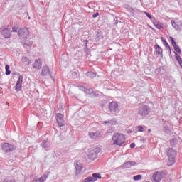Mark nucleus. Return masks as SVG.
<instances>
[{
    "instance_id": "21",
    "label": "nucleus",
    "mask_w": 182,
    "mask_h": 182,
    "mask_svg": "<svg viewBox=\"0 0 182 182\" xmlns=\"http://www.w3.org/2000/svg\"><path fill=\"white\" fill-rule=\"evenodd\" d=\"M82 90L86 94V95H92L93 90L92 88H86L85 87H82Z\"/></svg>"
},
{
    "instance_id": "30",
    "label": "nucleus",
    "mask_w": 182,
    "mask_h": 182,
    "mask_svg": "<svg viewBox=\"0 0 182 182\" xmlns=\"http://www.w3.org/2000/svg\"><path fill=\"white\" fill-rule=\"evenodd\" d=\"M169 39H170V42H171L172 46H173V48H175L176 46H178L177 43H176V40L174 39V38L170 36Z\"/></svg>"
},
{
    "instance_id": "23",
    "label": "nucleus",
    "mask_w": 182,
    "mask_h": 182,
    "mask_svg": "<svg viewBox=\"0 0 182 182\" xmlns=\"http://www.w3.org/2000/svg\"><path fill=\"white\" fill-rule=\"evenodd\" d=\"M102 124H107V126H109V124L114 125V124H116V121L112 120V119H109L107 121L102 122Z\"/></svg>"
},
{
    "instance_id": "12",
    "label": "nucleus",
    "mask_w": 182,
    "mask_h": 182,
    "mask_svg": "<svg viewBox=\"0 0 182 182\" xmlns=\"http://www.w3.org/2000/svg\"><path fill=\"white\" fill-rule=\"evenodd\" d=\"M161 41H162V43L163 45L165 46L166 50H168V53H169V58H171L173 55H171V47H170V45L168 44V43L167 42V41H166L164 39V37H161Z\"/></svg>"
},
{
    "instance_id": "50",
    "label": "nucleus",
    "mask_w": 182,
    "mask_h": 182,
    "mask_svg": "<svg viewBox=\"0 0 182 182\" xmlns=\"http://www.w3.org/2000/svg\"><path fill=\"white\" fill-rule=\"evenodd\" d=\"M132 7L130 6H128L127 7H126V9H127L128 11H130V9H132Z\"/></svg>"
},
{
    "instance_id": "26",
    "label": "nucleus",
    "mask_w": 182,
    "mask_h": 182,
    "mask_svg": "<svg viewBox=\"0 0 182 182\" xmlns=\"http://www.w3.org/2000/svg\"><path fill=\"white\" fill-rule=\"evenodd\" d=\"M178 143V142L177 141V139L176 138L170 139V144L172 146V147L177 146Z\"/></svg>"
},
{
    "instance_id": "16",
    "label": "nucleus",
    "mask_w": 182,
    "mask_h": 182,
    "mask_svg": "<svg viewBox=\"0 0 182 182\" xmlns=\"http://www.w3.org/2000/svg\"><path fill=\"white\" fill-rule=\"evenodd\" d=\"M153 25H154L155 28H156V29H161V28H163V23H161L160 21H157V19H153L151 21Z\"/></svg>"
},
{
    "instance_id": "13",
    "label": "nucleus",
    "mask_w": 182,
    "mask_h": 182,
    "mask_svg": "<svg viewBox=\"0 0 182 182\" xmlns=\"http://www.w3.org/2000/svg\"><path fill=\"white\" fill-rule=\"evenodd\" d=\"M154 49L157 53V55L163 58V48L160 46H159L157 43H156L154 46Z\"/></svg>"
},
{
    "instance_id": "37",
    "label": "nucleus",
    "mask_w": 182,
    "mask_h": 182,
    "mask_svg": "<svg viewBox=\"0 0 182 182\" xmlns=\"http://www.w3.org/2000/svg\"><path fill=\"white\" fill-rule=\"evenodd\" d=\"M143 176L141 175H136L133 177V180H134L135 181H137L139 180H141Z\"/></svg>"
},
{
    "instance_id": "14",
    "label": "nucleus",
    "mask_w": 182,
    "mask_h": 182,
    "mask_svg": "<svg viewBox=\"0 0 182 182\" xmlns=\"http://www.w3.org/2000/svg\"><path fill=\"white\" fill-rule=\"evenodd\" d=\"M172 26L176 29V31H181L182 23L181 21L176 22L174 21H171Z\"/></svg>"
},
{
    "instance_id": "9",
    "label": "nucleus",
    "mask_w": 182,
    "mask_h": 182,
    "mask_svg": "<svg viewBox=\"0 0 182 182\" xmlns=\"http://www.w3.org/2000/svg\"><path fill=\"white\" fill-rule=\"evenodd\" d=\"M41 76H50V79H53V76L52 75V73L49 70V67L48 65L43 66L41 68Z\"/></svg>"
},
{
    "instance_id": "51",
    "label": "nucleus",
    "mask_w": 182,
    "mask_h": 182,
    "mask_svg": "<svg viewBox=\"0 0 182 182\" xmlns=\"http://www.w3.org/2000/svg\"><path fill=\"white\" fill-rule=\"evenodd\" d=\"M85 42L86 46H87V43H89V41L88 40H85Z\"/></svg>"
},
{
    "instance_id": "35",
    "label": "nucleus",
    "mask_w": 182,
    "mask_h": 182,
    "mask_svg": "<svg viewBox=\"0 0 182 182\" xmlns=\"http://www.w3.org/2000/svg\"><path fill=\"white\" fill-rule=\"evenodd\" d=\"M82 182H95L92 176L87 177Z\"/></svg>"
},
{
    "instance_id": "10",
    "label": "nucleus",
    "mask_w": 182,
    "mask_h": 182,
    "mask_svg": "<svg viewBox=\"0 0 182 182\" xmlns=\"http://www.w3.org/2000/svg\"><path fill=\"white\" fill-rule=\"evenodd\" d=\"M109 109L111 113H116L119 110V105L117 102L112 101L109 104Z\"/></svg>"
},
{
    "instance_id": "36",
    "label": "nucleus",
    "mask_w": 182,
    "mask_h": 182,
    "mask_svg": "<svg viewBox=\"0 0 182 182\" xmlns=\"http://www.w3.org/2000/svg\"><path fill=\"white\" fill-rule=\"evenodd\" d=\"M5 69H6V75H7V76H9V75H11V70L9 69V65H6V66H5Z\"/></svg>"
},
{
    "instance_id": "31",
    "label": "nucleus",
    "mask_w": 182,
    "mask_h": 182,
    "mask_svg": "<svg viewBox=\"0 0 182 182\" xmlns=\"http://www.w3.org/2000/svg\"><path fill=\"white\" fill-rule=\"evenodd\" d=\"M100 92H94L92 91V95H91L92 97H100V96H102V95H100Z\"/></svg>"
},
{
    "instance_id": "5",
    "label": "nucleus",
    "mask_w": 182,
    "mask_h": 182,
    "mask_svg": "<svg viewBox=\"0 0 182 182\" xmlns=\"http://www.w3.org/2000/svg\"><path fill=\"white\" fill-rule=\"evenodd\" d=\"M1 149L4 153H11L14 151V150H16V146L5 142L1 144Z\"/></svg>"
},
{
    "instance_id": "32",
    "label": "nucleus",
    "mask_w": 182,
    "mask_h": 182,
    "mask_svg": "<svg viewBox=\"0 0 182 182\" xmlns=\"http://www.w3.org/2000/svg\"><path fill=\"white\" fill-rule=\"evenodd\" d=\"M173 49H174V53H180L181 54V49H180V46H176L175 47H173Z\"/></svg>"
},
{
    "instance_id": "22",
    "label": "nucleus",
    "mask_w": 182,
    "mask_h": 182,
    "mask_svg": "<svg viewBox=\"0 0 182 182\" xmlns=\"http://www.w3.org/2000/svg\"><path fill=\"white\" fill-rule=\"evenodd\" d=\"M97 73H93L92 71H89L86 73V76L87 77H90V79H95V77H96Z\"/></svg>"
},
{
    "instance_id": "27",
    "label": "nucleus",
    "mask_w": 182,
    "mask_h": 182,
    "mask_svg": "<svg viewBox=\"0 0 182 182\" xmlns=\"http://www.w3.org/2000/svg\"><path fill=\"white\" fill-rule=\"evenodd\" d=\"M15 90L16 92H21V90H22V84H18L16 82L15 85Z\"/></svg>"
},
{
    "instance_id": "3",
    "label": "nucleus",
    "mask_w": 182,
    "mask_h": 182,
    "mask_svg": "<svg viewBox=\"0 0 182 182\" xmlns=\"http://www.w3.org/2000/svg\"><path fill=\"white\" fill-rule=\"evenodd\" d=\"M18 36L20 40L25 42L29 36V30L26 27H23L18 31Z\"/></svg>"
},
{
    "instance_id": "48",
    "label": "nucleus",
    "mask_w": 182,
    "mask_h": 182,
    "mask_svg": "<svg viewBox=\"0 0 182 182\" xmlns=\"http://www.w3.org/2000/svg\"><path fill=\"white\" fill-rule=\"evenodd\" d=\"M160 68H157L155 70V73H160Z\"/></svg>"
},
{
    "instance_id": "46",
    "label": "nucleus",
    "mask_w": 182,
    "mask_h": 182,
    "mask_svg": "<svg viewBox=\"0 0 182 182\" xmlns=\"http://www.w3.org/2000/svg\"><path fill=\"white\" fill-rule=\"evenodd\" d=\"M99 16V12H96L92 15V18H97Z\"/></svg>"
},
{
    "instance_id": "20",
    "label": "nucleus",
    "mask_w": 182,
    "mask_h": 182,
    "mask_svg": "<svg viewBox=\"0 0 182 182\" xmlns=\"http://www.w3.org/2000/svg\"><path fill=\"white\" fill-rule=\"evenodd\" d=\"M105 38V36L103 35V32L102 31H98L96 35L95 41L97 42H100L102 39Z\"/></svg>"
},
{
    "instance_id": "17",
    "label": "nucleus",
    "mask_w": 182,
    "mask_h": 182,
    "mask_svg": "<svg viewBox=\"0 0 182 182\" xmlns=\"http://www.w3.org/2000/svg\"><path fill=\"white\" fill-rule=\"evenodd\" d=\"M74 164L76 170L75 174L76 176H77V174H79V173L82 171V169L83 168V166L80 165L76 161L74 162Z\"/></svg>"
},
{
    "instance_id": "41",
    "label": "nucleus",
    "mask_w": 182,
    "mask_h": 182,
    "mask_svg": "<svg viewBox=\"0 0 182 182\" xmlns=\"http://www.w3.org/2000/svg\"><path fill=\"white\" fill-rule=\"evenodd\" d=\"M32 182H43V178H39L38 179H33Z\"/></svg>"
},
{
    "instance_id": "25",
    "label": "nucleus",
    "mask_w": 182,
    "mask_h": 182,
    "mask_svg": "<svg viewBox=\"0 0 182 182\" xmlns=\"http://www.w3.org/2000/svg\"><path fill=\"white\" fill-rule=\"evenodd\" d=\"M164 133H166V134H171V129H170V127L168 125L164 127Z\"/></svg>"
},
{
    "instance_id": "54",
    "label": "nucleus",
    "mask_w": 182,
    "mask_h": 182,
    "mask_svg": "<svg viewBox=\"0 0 182 182\" xmlns=\"http://www.w3.org/2000/svg\"><path fill=\"white\" fill-rule=\"evenodd\" d=\"M151 29H152V31H154V28H152V27H151Z\"/></svg>"
},
{
    "instance_id": "24",
    "label": "nucleus",
    "mask_w": 182,
    "mask_h": 182,
    "mask_svg": "<svg viewBox=\"0 0 182 182\" xmlns=\"http://www.w3.org/2000/svg\"><path fill=\"white\" fill-rule=\"evenodd\" d=\"M71 75L73 79H77V77H79V73L77 72V70H73L71 72Z\"/></svg>"
},
{
    "instance_id": "53",
    "label": "nucleus",
    "mask_w": 182,
    "mask_h": 182,
    "mask_svg": "<svg viewBox=\"0 0 182 182\" xmlns=\"http://www.w3.org/2000/svg\"><path fill=\"white\" fill-rule=\"evenodd\" d=\"M3 182H8V179H5Z\"/></svg>"
},
{
    "instance_id": "40",
    "label": "nucleus",
    "mask_w": 182,
    "mask_h": 182,
    "mask_svg": "<svg viewBox=\"0 0 182 182\" xmlns=\"http://www.w3.org/2000/svg\"><path fill=\"white\" fill-rule=\"evenodd\" d=\"M18 24H16L13 26L11 32H18Z\"/></svg>"
},
{
    "instance_id": "28",
    "label": "nucleus",
    "mask_w": 182,
    "mask_h": 182,
    "mask_svg": "<svg viewBox=\"0 0 182 182\" xmlns=\"http://www.w3.org/2000/svg\"><path fill=\"white\" fill-rule=\"evenodd\" d=\"M92 177L93 180H95V181H96V180H97V178H102V176L100 175V173H92Z\"/></svg>"
},
{
    "instance_id": "18",
    "label": "nucleus",
    "mask_w": 182,
    "mask_h": 182,
    "mask_svg": "<svg viewBox=\"0 0 182 182\" xmlns=\"http://www.w3.org/2000/svg\"><path fill=\"white\" fill-rule=\"evenodd\" d=\"M136 164H137L134 161H127V162L124 163L122 167L124 168H130V167H132V166H136Z\"/></svg>"
},
{
    "instance_id": "6",
    "label": "nucleus",
    "mask_w": 182,
    "mask_h": 182,
    "mask_svg": "<svg viewBox=\"0 0 182 182\" xmlns=\"http://www.w3.org/2000/svg\"><path fill=\"white\" fill-rule=\"evenodd\" d=\"M167 156L169 159V161H171L173 164H174L175 161L174 159H176V156H177V151L174 150L173 148H168L166 150Z\"/></svg>"
},
{
    "instance_id": "29",
    "label": "nucleus",
    "mask_w": 182,
    "mask_h": 182,
    "mask_svg": "<svg viewBox=\"0 0 182 182\" xmlns=\"http://www.w3.org/2000/svg\"><path fill=\"white\" fill-rule=\"evenodd\" d=\"M22 60H23L25 63H27V65H31V63H32V61L26 56L23 57Z\"/></svg>"
},
{
    "instance_id": "39",
    "label": "nucleus",
    "mask_w": 182,
    "mask_h": 182,
    "mask_svg": "<svg viewBox=\"0 0 182 182\" xmlns=\"http://www.w3.org/2000/svg\"><path fill=\"white\" fill-rule=\"evenodd\" d=\"M144 14H146V16H147V18H149V19H150V20L151 21V22H152L153 19H155V18H156L151 16L149 14V12H147V11H144Z\"/></svg>"
},
{
    "instance_id": "19",
    "label": "nucleus",
    "mask_w": 182,
    "mask_h": 182,
    "mask_svg": "<svg viewBox=\"0 0 182 182\" xmlns=\"http://www.w3.org/2000/svg\"><path fill=\"white\" fill-rule=\"evenodd\" d=\"M42 149H49L50 147V142H49V140L44 139L41 143Z\"/></svg>"
},
{
    "instance_id": "8",
    "label": "nucleus",
    "mask_w": 182,
    "mask_h": 182,
    "mask_svg": "<svg viewBox=\"0 0 182 182\" xmlns=\"http://www.w3.org/2000/svg\"><path fill=\"white\" fill-rule=\"evenodd\" d=\"M101 150L100 148L97 147L95 148L92 151H91L88 154V158L90 160H95L99 156V153H100Z\"/></svg>"
},
{
    "instance_id": "52",
    "label": "nucleus",
    "mask_w": 182,
    "mask_h": 182,
    "mask_svg": "<svg viewBox=\"0 0 182 182\" xmlns=\"http://www.w3.org/2000/svg\"><path fill=\"white\" fill-rule=\"evenodd\" d=\"M151 132V129H148V133H150Z\"/></svg>"
},
{
    "instance_id": "49",
    "label": "nucleus",
    "mask_w": 182,
    "mask_h": 182,
    "mask_svg": "<svg viewBox=\"0 0 182 182\" xmlns=\"http://www.w3.org/2000/svg\"><path fill=\"white\" fill-rule=\"evenodd\" d=\"M8 182H16L15 181V179H9V180H7Z\"/></svg>"
},
{
    "instance_id": "33",
    "label": "nucleus",
    "mask_w": 182,
    "mask_h": 182,
    "mask_svg": "<svg viewBox=\"0 0 182 182\" xmlns=\"http://www.w3.org/2000/svg\"><path fill=\"white\" fill-rule=\"evenodd\" d=\"M175 58H176V60L177 62H178L179 65L180 63H181V61H182V58L180 56V55H178V53H175Z\"/></svg>"
},
{
    "instance_id": "4",
    "label": "nucleus",
    "mask_w": 182,
    "mask_h": 182,
    "mask_svg": "<svg viewBox=\"0 0 182 182\" xmlns=\"http://www.w3.org/2000/svg\"><path fill=\"white\" fill-rule=\"evenodd\" d=\"M167 176V171H156L154 172L152 178L154 182H160L161 181L162 178H164Z\"/></svg>"
},
{
    "instance_id": "45",
    "label": "nucleus",
    "mask_w": 182,
    "mask_h": 182,
    "mask_svg": "<svg viewBox=\"0 0 182 182\" xmlns=\"http://www.w3.org/2000/svg\"><path fill=\"white\" fill-rule=\"evenodd\" d=\"M41 178H43V182L45 181V180H46V178H48V175L44 174L43 176H42Z\"/></svg>"
},
{
    "instance_id": "44",
    "label": "nucleus",
    "mask_w": 182,
    "mask_h": 182,
    "mask_svg": "<svg viewBox=\"0 0 182 182\" xmlns=\"http://www.w3.org/2000/svg\"><path fill=\"white\" fill-rule=\"evenodd\" d=\"M128 12H130L131 15H134V9H133L132 7V9H129Z\"/></svg>"
},
{
    "instance_id": "42",
    "label": "nucleus",
    "mask_w": 182,
    "mask_h": 182,
    "mask_svg": "<svg viewBox=\"0 0 182 182\" xmlns=\"http://www.w3.org/2000/svg\"><path fill=\"white\" fill-rule=\"evenodd\" d=\"M138 132H144V128H143V126L139 125L137 127Z\"/></svg>"
},
{
    "instance_id": "11",
    "label": "nucleus",
    "mask_w": 182,
    "mask_h": 182,
    "mask_svg": "<svg viewBox=\"0 0 182 182\" xmlns=\"http://www.w3.org/2000/svg\"><path fill=\"white\" fill-rule=\"evenodd\" d=\"M55 119L60 127H63V126H65V120H63V114H62V113L57 114Z\"/></svg>"
},
{
    "instance_id": "47",
    "label": "nucleus",
    "mask_w": 182,
    "mask_h": 182,
    "mask_svg": "<svg viewBox=\"0 0 182 182\" xmlns=\"http://www.w3.org/2000/svg\"><path fill=\"white\" fill-rule=\"evenodd\" d=\"M134 147H136V144L132 143V144H130V149H134Z\"/></svg>"
},
{
    "instance_id": "1",
    "label": "nucleus",
    "mask_w": 182,
    "mask_h": 182,
    "mask_svg": "<svg viewBox=\"0 0 182 182\" xmlns=\"http://www.w3.org/2000/svg\"><path fill=\"white\" fill-rule=\"evenodd\" d=\"M112 141L114 146L122 147L124 141H126V138L123 134L117 133L112 136Z\"/></svg>"
},
{
    "instance_id": "2",
    "label": "nucleus",
    "mask_w": 182,
    "mask_h": 182,
    "mask_svg": "<svg viewBox=\"0 0 182 182\" xmlns=\"http://www.w3.org/2000/svg\"><path fill=\"white\" fill-rule=\"evenodd\" d=\"M150 112H151V108H150L147 105H143L138 109V114L142 117L149 116V114H150Z\"/></svg>"
},
{
    "instance_id": "43",
    "label": "nucleus",
    "mask_w": 182,
    "mask_h": 182,
    "mask_svg": "<svg viewBox=\"0 0 182 182\" xmlns=\"http://www.w3.org/2000/svg\"><path fill=\"white\" fill-rule=\"evenodd\" d=\"M114 25H117L119 23V20H117V17H114Z\"/></svg>"
},
{
    "instance_id": "34",
    "label": "nucleus",
    "mask_w": 182,
    "mask_h": 182,
    "mask_svg": "<svg viewBox=\"0 0 182 182\" xmlns=\"http://www.w3.org/2000/svg\"><path fill=\"white\" fill-rule=\"evenodd\" d=\"M22 82H23V75H20L18 76V79L16 83H18L19 85H22Z\"/></svg>"
},
{
    "instance_id": "7",
    "label": "nucleus",
    "mask_w": 182,
    "mask_h": 182,
    "mask_svg": "<svg viewBox=\"0 0 182 182\" xmlns=\"http://www.w3.org/2000/svg\"><path fill=\"white\" fill-rule=\"evenodd\" d=\"M0 31H1V35L6 39H9V38L12 36V31L11 30V28H9V26L4 28H1Z\"/></svg>"
},
{
    "instance_id": "15",
    "label": "nucleus",
    "mask_w": 182,
    "mask_h": 182,
    "mask_svg": "<svg viewBox=\"0 0 182 182\" xmlns=\"http://www.w3.org/2000/svg\"><path fill=\"white\" fill-rule=\"evenodd\" d=\"M33 68H34V69H37L38 70H39V69L42 68V60L41 59L36 60L33 64Z\"/></svg>"
},
{
    "instance_id": "38",
    "label": "nucleus",
    "mask_w": 182,
    "mask_h": 182,
    "mask_svg": "<svg viewBox=\"0 0 182 182\" xmlns=\"http://www.w3.org/2000/svg\"><path fill=\"white\" fill-rule=\"evenodd\" d=\"M89 136L90 137H91L92 139H96L97 136V133H94L92 132H89Z\"/></svg>"
}]
</instances>
